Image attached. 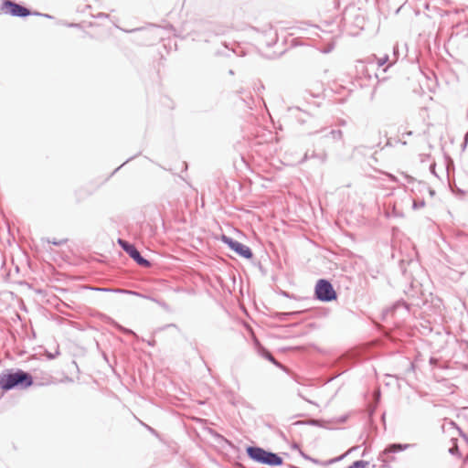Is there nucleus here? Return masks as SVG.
<instances>
[{
	"instance_id": "79ce46f5",
	"label": "nucleus",
	"mask_w": 468,
	"mask_h": 468,
	"mask_svg": "<svg viewBox=\"0 0 468 468\" xmlns=\"http://www.w3.org/2000/svg\"><path fill=\"white\" fill-rule=\"evenodd\" d=\"M293 448H297V449H298V448H299V446H298L297 444H294V445H293Z\"/></svg>"
},
{
	"instance_id": "7ed1b4c3",
	"label": "nucleus",
	"mask_w": 468,
	"mask_h": 468,
	"mask_svg": "<svg viewBox=\"0 0 468 468\" xmlns=\"http://www.w3.org/2000/svg\"><path fill=\"white\" fill-rule=\"evenodd\" d=\"M315 298L321 302L328 303L336 300L337 293L332 283L325 279H320L314 288Z\"/></svg>"
},
{
	"instance_id": "c9c22d12",
	"label": "nucleus",
	"mask_w": 468,
	"mask_h": 468,
	"mask_svg": "<svg viewBox=\"0 0 468 468\" xmlns=\"http://www.w3.org/2000/svg\"><path fill=\"white\" fill-rule=\"evenodd\" d=\"M131 159H132V158H130V160H131ZM128 161H129V159H128L126 162H124L121 166L117 167V169H116V170H120V168H121L122 166H123V165H124Z\"/></svg>"
},
{
	"instance_id": "f03ea898",
	"label": "nucleus",
	"mask_w": 468,
	"mask_h": 468,
	"mask_svg": "<svg viewBox=\"0 0 468 468\" xmlns=\"http://www.w3.org/2000/svg\"><path fill=\"white\" fill-rule=\"evenodd\" d=\"M246 453L251 461L260 464L271 467L281 466L283 464V459L278 453L257 445L247 446Z\"/></svg>"
},
{
	"instance_id": "a211bd4d",
	"label": "nucleus",
	"mask_w": 468,
	"mask_h": 468,
	"mask_svg": "<svg viewBox=\"0 0 468 468\" xmlns=\"http://www.w3.org/2000/svg\"><path fill=\"white\" fill-rule=\"evenodd\" d=\"M449 453L455 456H460L461 452L457 444H454L449 449Z\"/></svg>"
},
{
	"instance_id": "9b49d317",
	"label": "nucleus",
	"mask_w": 468,
	"mask_h": 468,
	"mask_svg": "<svg viewBox=\"0 0 468 468\" xmlns=\"http://www.w3.org/2000/svg\"><path fill=\"white\" fill-rule=\"evenodd\" d=\"M372 401L369 402V406L367 410H376L380 400V391L379 389H375L371 395Z\"/></svg>"
},
{
	"instance_id": "f8f14e48",
	"label": "nucleus",
	"mask_w": 468,
	"mask_h": 468,
	"mask_svg": "<svg viewBox=\"0 0 468 468\" xmlns=\"http://www.w3.org/2000/svg\"><path fill=\"white\" fill-rule=\"evenodd\" d=\"M110 324H112L118 331H120L123 334L133 335L134 336H137L136 334L133 330L123 327L122 325H121L120 324H118L117 322H115L112 319H111Z\"/></svg>"
},
{
	"instance_id": "f704fd0d",
	"label": "nucleus",
	"mask_w": 468,
	"mask_h": 468,
	"mask_svg": "<svg viewBox=\"0 0 468 468\" xmlns=\"http://www.w3.org/2000/svg\"><path fill=\"white\" fill-rule=\"evenodd\" d=\"M411 134H412V132H408V133H402V137H404L405 135H411Z\"/></svg>"
},
{
	"instance_id": "dca6fc26",
	"label": "nucleus",
	"mask_w": 468,
	"mask_h": 468,
	"mask_svg": "<svg viewBox=\"0 0 468 468\" xmlns=\"http://www.w3.org/2000/svg\"><path fill=\"white\" fill-rule=\"evenodd\" d=\"M399 45H395L393 47V60L391 61L390 64L395 63L399 59Z\"/></svg>"
},
{
	"instance_id": "bb28decb",
	"label": "nucleus",
	"mask_w": 468,
	"mask_h": 468,
	"mask_svg": "<svg viewBox=\"0 0 468 468\" xmlns=\"http://www.w3.org/2000/svg\"><path fill=\"white\" fill-rule=\"evenodd\" d=\"M47 375H48V376H50V375H49V374H48V373H45V374L43 375V377H41V378H39V377L37 376V380H38V381H45V380H46V376H47Z\"/></svg>"
},
{
	"instance_id": "4468645a",
	"label": "nucleus",
	"mask_w": 468,
	"mask_h": 468,
	"mask_svg": "<svg viewBox=\"0 0 468 468\" xmlns=\"http://www.w3.org/2000/svg\"><path fill=\"white\" fill-rule=\"evenodd\" d=\"M369 463L367 461L364 460H357L355 461L351 465H349V468H366Z\"/></svg>"
},
{
	"instance_id": "9d476101",
	"label": "nucleus",
	"mask_w": 468,
	"mask_h": 468,
	"mask_svg": "<svg viewBox=\"0 0 468 468\" xmlns=\"http://www.w3.org/2000/svg\"><path fill=\"white\" fill-rule=\"evenodd\" d=\"M319 133H323L324 138L331 139L333 142L341 141L343 138V133L339 129H331L327 131V129H322Z\"/></svg>"
},
{
	"instance_id": "4be33fe9",
	"label": "nucleus",
	"mask_w": 468,
	"mask_h": 468,
	"mask_svg": "<svg viewBox=\"0 0 468 468\" xmlns=\"http://www.w3.org/2000/svg\"><path fill=\"white\" fill-rule=\"evenodd\" d=\"M388 59H389L388 56L385 55L383 58L378 59V65L379 67H381V66L385 65L386 62L388 61Z\"/></svg>"
},
{
	"instance_id": "39448f33",
	"label": "nucleus",
	"mask_w": 468,
	"mask_h": 468,
	"mask_svg": "<svg viewBox=\"0 0 468 468\" xmlns=\"http://www.w3.org/2000/svg\"><path fill=\"white\" fill-rule=\"evenodd\" d=\"M118 243L121 248L139 265L144 268H148L151 266V262L144 258L140 251L135 248V246L124 239H119Z\"/></svg>"
},
{
	"instance_id": "7c9ffc66",
	"label": "nucleus",
	"mask_w": 468,
	"mask_h": 468,
	"mask_svg": "<svg viewBox=\"0 0 468 468\" xmlns=\"http://www.w3.org/2000/svg\"><path fill=\"white\" fill-rule=\"evenodd\" d=\"M369 412V418L372 419L374 414L377 412L375 410H372V411H368Z\"/></svg>"
},
{
	"instance_id": "ea45409f",
	"label": "nucleus",
	"mask_w": 468,
	"mask_h": 468,
	"mask_svg": "<svg viewBox=\"0 0 468 468\" xmlns=\"http://www.w3.org/2000/svg\"><path fill=\"white\" fill-rule=\"evenodd\" d=\"M460 410H468V407H462Z\"/></svg>"
},
{
	"instance_id": "4c0bfd02",
	"label": "nucleus",
	"mask_w": 468,
	"mask_h": 468,
	"mask_svg": "<svg viewBox=\"0 0 468 468\" xmlns=\"http://www.w3.org/2000/svg\"><path fill=\"white\" fill-rule=\"evenodd\" d=\"M435 361H436V359H435V358H433V357H431V358L430 359V363H431V364L435 363Z\"/></svg>"
},
{
	"instance_id": "e433bc0d",
	"label": "nucleus",
	"mask_w": 468,
	"mask_h": 468,
	"mask_svg": "<svg viewBox=\"0 0 468 468\" xmlns=\"http://www.w3.org/2000/svg\"><path fill=\"white\" fill-rule=\"evenodd\" d=\"M407 179H408V182H409V183H410V182H411V181L413 180V178H412L411 176H407Z\"/></svg>"
},
{
	"instance_id": "393cba45",
	"label": "nucleus",
	"mask_w": 468,
	"mask_h": 468,
	"mask_svg": "<svg viewBox=\"0 0 468 468\" xmlns=\"http://www.w3.org/2000/svg\"><path fill=\"white\" fill-rule=\"evenodd\" d=\"M310 461H311V462H313L314 463H316V464H322V465H324V463H323V462H320L319 460L314 459V458H312V457H311Z\"/></svg>"
},
{
	"instance_id": "ddd939ff",
	"label": "nucleus",
	"mask_w": 468,
	"mask_h": 468,
	"mask_svg": "<svg viewBox=\"0 0 468 468\" xmlns=\"http://www.w3.org/2000/svg\"><path fill=\"white\" fill-rule=\"evenodd\" d=\"M311 158H316L318 159L322 164L325 163L327 160V154L325 152L317 154L315 152H313L311 154Z\"/></svg>"
},
{
	"instance_id": "f3484780",
	"label": "nucleus",
	"mask_w": 468,
	"mask_h": 468,
	"mask_svg": "<svg viewBox=\"0 0 468 468\" xmlns=\"http://www.w3.org/2000/svg\"><path fill=\"white\" fill-rule=\"evenodd\" d=\"M262 356L268 359L269 361L272 362L273 364L277 365V366H280L279 363L275 360V358L273 357V356L267 350H265L262 354Z\"/></svg>"
},
{
	"instance_id": "0eeeda50",
	"label": "nucleus",
	"mask_w": 468,
	"mask_h": 468,
	"mask_svg": "<svg viewBox=\"0 0 468 468\" xmlns=\"http://www.w3.org/2000/svg\"><path fill=\"white\" fill-rule=\"evenodd\" d=\"M1 10L5 14L17 17H26L31 15V11L28 8L11 0H5L2 3Z\"/></svg>"
},
{
	"instance_id": "473e14b6",
	"label": "nucleus",
	"mask_w": 468,
	"mask_h": 468,
	"mask_svg": "<svg viewBox=\"0 0 468 468\" xmlns=\"http://www.w3.org/2000/svg\"><path fill=\"white\" fill-rule=\"evenodd\" d=\"M154 343H155V341H154V340H152V341H148V342H147V344H148L149 346H154Z\"/></svg>"
},
{
	"instance_id": "423d86ee",
	"label": "nucleus",
	"mask_w": 468,
	"mask_h": 468,
	"mask_svg": "<svg viewBox=\"0 0 468 468\" xmlns=\"http://www.w3.org/2000/svg\"><path fill=\"white\" fill-rule=\"evenodd\" d=\"M221 240L239 256L247 260H250L253 257V253L250 248L248 247L247 245L238 240H235L232 238L228 237L226 235H222Z\"/></svg>"
},
{
	"instance_id": "5701e85b",
	"label": "nucleus",
	"mask_w": 468,
	"mask_h": 468,
	"mask_svg": "<svg viewBox=\"0 0 468 468\" xmlns=\"http://www.w3.org/2000/svg\"><path fill=\"white\" fill-rule=\"evenodd\" d=\"M400 306H403L404 308H406L407 310H409V307H408V304L404 302L400 303V302H398L396 304H395V308H399Z\"/></svg>"
},
{
	"instance_id": "a878e982",
	"label": "nucleus",
	"mask_w": 468,
	"mask_h": 468,
	"mask_svg": "<svg viewBox=\"0 0 468 468\" xmlns=\"http://www.w3.org/2000/svg\"><path fill=\"white\" fill-rule=\"evenodd\" d=\"M309 158H311V155H309L308 153H305L301 162L303 163L307 161Z\"/></svg>"
},
{
	"instance_id": "b1692460",
	"label": "nucleus",
	"mask_w": 468,
	"mask_h": 468,
	"mask_svg": "<svg viewBox=\"0 0 468 468\" xmlns=\"http://www.w3.org/2000/svg\"><path fill=\"white\" fill-rule=\"evenodd\" d=\"M300 454H301V456H302L303 458H304L305 460L310 461L311 456H309L308 454H306L304 452H303V451H301V450H300Z\"/></svg>"
},
{
	"instance_id": "72a5a7b5",
	"label": "nucleus",
	"mask_w": 468,
	"mask_h": 468,
	"mask_svg": "<svg viewBox=\"0 0 468 468\" xmlns=\"http://www.w3.org/2000/svg\"><path fill=\"white\" fill-rule=\"evenodd\" d=\"M434 169H435V165H431V171L433 174H435Z\"/></svg>"
},
{
	"instance_id": "2eb2a0df",
	"label": "nucleus",
	"mask_w": 468,
	"mask_h": 468,
	"mask_svg": "<svg viewBox=\"0 0 468 468\" xmlns=\"http://www.w3.org/2000/svg\"><path fill=\"white\" fill-rule=\"evenodd\" d=\"M415 372V365L412 362H409V367L405 371V378H409L411 374Z\"/></svg>"
},
{
	"instance_id": "58836bf2",
	"label": "nucleus",
	"mask_w": 468,
	"mask_h": 468,
	"mask_svg": "<svg viewBox=\"0 0 468 468\" xmlns=\"http://www.w3.org/2000/svg\"><path fill=\"white\" fill-rule=\"evenodd\" d=\"M229 73L230 75H234V71H233V69H229Z\"/></svg>"
},
{
	"instance_id": "2f4dec72",
	"label": "nucleus",
	"mask_w": 468,
	"mask_h": 468,
	"mask_svg": "<svg viewBox=\"0 0 468 468\" xmlns=\"http://www.w3.org/2000/svg\"><path fill=\"white\" fill-rule=\"evenodd\" d=\"M339 124L342 125V126H345V125H346V122L345 120H341L339 122Z\"/></svg>"
},
{
	"instance_id": "aec40b11",
	"label": "nucleus",
	"mask_w": 468,
	"mask_h": 468,
	"mask_svg": "<svg viewBox=\"0 0 468 468\" xmlns=\"http://www.w3.org/2000/svg\"><path fill=\"white\" fill-rule=\"evenodd\" d=\"M346 455V453L343 454V455H341L339 457L330 459V460L324 462V465H328V464H332V463H334L335 462H338V461L342 460Z\"/></svg>"
},
{
	"instance_id": "cd10ccee",
	"label": "nucleus",
	"mask_w": 468,
	"mask_h": 468,
	"mask_svg": "<svg viewBox=\"0 0 468 468\" xmlns=\"http://www.w3.org/2000/svg\"><path fill=\"white\" fill-rule=\"evenodd\" d=\"M145 427L150 431V432H152L154 435H157V432H156V431L154 429L151 428L148 425H145Z\"/></svg>"
},
{
	"instance_id": "c85d7f7f",
	"label": "nucleus",
	"mask_w": 468,
	"mask_h": 468,
	"mask_svg": "<svg viewBox=\"0 0 468 468\" xmlns=\"http://www.w3.org/2000/svg\"><path fill=\"white\" fill-rule=\"evenodd\" d=\"M380 417H381L383 423L385 424L386 411H383V413L381 414Z\"/></svg>"
},
{
	"instance_id": "6e6552de",
	"label": "nucleus",
	"mask_w": 468,
	"mask_h": 468,
	"mask_svg": "<svg viewBox=\"0 0 468 468\" xmlns=\"http://www.w3.org/2000/svg\"><path fill=\"white\" fill-rule=\"evenodd\" d=\"M410 446H411L410 444H403V443L388 444L386 446V448L379 453V456H378V460L383 463L382 467L383 468L389 467L387 460L384 458V455L403 452V451L409 449Z\"/></svg>"
},
{
	"instance_id": "412c9836",
	"label": "nucleus",
	"mask_w": 468,
	"mask_h": 468,
	"mask_svg": "<svg viewBox=\"0 0 468 468\" xmlns=\"http://www.w3.org/2000/svg\"><path fill=\"white\" fill-rule=\"evenodd\" d=\"M424 206H425L424 200H420V201H414L413 202V208L414 209L421 208Z\"/></svg>"
},
{
	"instance_id": "20e7f679",
	"label": "nucleus",
	"mask_w": 468,
	"mask_h": 468,
	"mask_svg": "<svg viewBox=\"0 0 468 468\" xmlns=\"http://www.w3.org/2000/svg\"><path fill=\"white\" fill-rule=\"evenodd\" d=\"M348 416L347 415H342L338 418H333V419H313L307 421L303 420H296L292 423V425H303V424H309L313 426H318L325 429H336L340 424H343L346 421Z\"/></svg>"
},
{
	"instance_id": "6ab92c4d",
	"label": "nucleus",
	"mask_w": 468,
	"mask_h": 468,
	"mask_svg": "<svg viewBox=\"0 0 468 468\" xmlns=\"http://www.w3.org/2000/svg\"><path fill=\"white\" fill-rule=\"evenodd\" d=\"M48 243H51L53 245H56V246H59V245H62L64 243L67 242V239H48Z\"/></svg>"
},
{
	"instance_id": "a19ab883",
	"label": "nucleus",
	"mask_w": 468,
	"mask_h": 468,
	"mask_svg": "<svg viewBox=\"0 0 468 468\" xmlns=\"http://www.w3.org/2000/svg\"><path fill=\"white\" fill-rule=\"evenodd\" d=\"M468 140V133L465 134V141Z\"/></svg>"
},
{
	"instance_id": "c756f323",
	"label": "nucleus",
	"mask_w": 468,
	"mask_h": 468,
	"mask_svg": "<svg viewBox=\"0 0 468 468\" xmlns=\"http://www.w3.org/2000/svg\"><path fill=\"white\" fill-rule=\"evenodd\" d=\"M209 433L215 436H219L216 431H214L212 429H208Z\"/></svg>"
},
{
	"instance_id": "f257e3e1",
	"label": "nucleus",
	"mask_w": 468,
	"mask_h": 468,
	"mask_svg": "<svg viewBox=\"0 0 468 468\" xmlns=\"http://www.w3.org/2000/svg\"><path fill=\"white\" fill-rule=\"evenodd\" d=\"M52 383V376L47 375L45 381H38L37 376L33 377L30 373L20 368L6 369L0 374V389L4 391L25 390L32 386H48Z\"/></svg>"
},
{
	"instance_id": "1a4fd4ad",
	"label": "nucleus",
	"mask_w": 468,
	"mask_h": 468,
	"mask_svg": "<svg viewBox=\"0 0 468 468\" xmlns=\"http://www.w3.org/2000/svg\"><path fill=\"white\" fill-rule=\"evenodd\" d=\"M98 291H102V292H118V293H125V294H133V295H136V296H139V297H142V298H145V299H149L153 302H155L157 303L158 304H160L161 306L165 307V303H161L160 301L153 298V297H150V296H147V295H144L138 292H135V291H130V290H125V289H110V288H99L97 289Z\"/></svg>"
}]
</instances>
